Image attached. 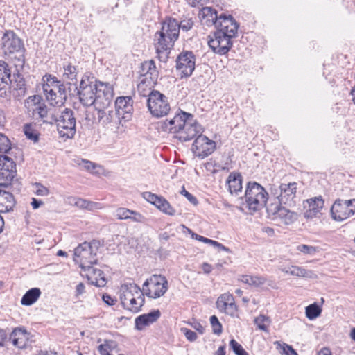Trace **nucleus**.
I'll return each mask as SVG.
<instances>
[{
    "label": "nucleus",
    "instance_id": "obj_31",
    "mask_svg": "<svg viewBox=\"0 0 355 355\" xmlns=\"http://www.w3.org/2000/svg\"><path fill=\"white\" fill-rule=\"evenodd\" d=\"M13 78H15V82L12 85L14 88L13 96L15 98L20 99L26 94L27 88L25 84V80L18 73L17 74L14 73Z\"/></svg>",
    "mask_w": 355,
    "mask_h": 355
},
{
    "label": "nucleus",
    "instance_id": "obj_29",
    "mask_svg": "<svg viewBox=\"0 0 355 355\" xmlns=\"http://www.w3.org/2000/svg\"><path fill=\"white\" fill-rule=\"evenodd\" d=\"M15 200L13 195L0 189V213L10 212L13 210Z\"/></svg>",
    "mask_w": 355,
    "mask_h": 355
},
{
    "label": "nucleus",
    "instance_id": "obj_64",
    "mask_svg": "<svg viewBox=\"0 0 355 355\" xmlns=\"http://www.w3.org/2000/svg\"><path fill=\"white\" fill-rule=\"evenodd\" d=\"M189 324L191 326L192 328L196 329L199 334H203L205 332V328L204 327L198 322L197 321H193L189 322Z\"/></svg>",
    "mask_w": 355,
    "mask_h": 355
},
{
    "label": "nucleus",
    "instance_id": "obj_43",
    "mask_svg": "<svg viewBox=\"0 0 355 355\" xmlns=\"http://www.w3.org/2000/svg\"><path fill=\"white\" fill-rule=\"evenodd\" d=\"M194 25V21L192 18L184 17L179 22L178 21V31H182L187 32L191 30Z\"/></svg>",
    "mask_w": 355,
    "mask_h": 355
},
{
    "label": "nucleus",
    "instance_id": "obj_26",
    "mask_svg": "<svg viewBox=\"0 0 355 355\" xmlns=\"http://www.w3.org/2000/svg\"><path fill=\"white\" fill-rule=\"evenodd\" d=\"M159 310H154L148 313L142 314L135 319V328L142 330L144 327L156 322L160 317Z\"/></svg>",
    "mask_w": 355,
    "mask_h": 355
},
{
    "label": "nucleus",
    "instance_id": "obj_7",
    "mask_svg": "<svg viewBox=\"0 0 355 355\" xmlns=\"http://www.w3.org/2000/svg\"><path fill=\"white\" fill-rule=\"evenodd\" d=\"M57 123L58 130L60 137L73 138L76 134V119L74 112L69 108H65L60 115L59 118L55 120Z\"/></svg>",
    "mask_w": 355,
    "mask_h": 355
},
{
    "label": "nucleus",
    "instance_id": "obj_41",
    "mask_svg": "<svg viewBox=\"0 0 355 355\" xmlns=\"http://www.w3.org/2000/svg\"><path fill=\"white\" fill-rule=\"evenodd\" d=\"M140 296L137 295L135 297L131 298L130 301L128 302V306L125 308V309L130 311L132 313H138L141 311V307L144 306L145 302H144L141 304L139 303Z\"/></svg>",
    "mask_w": 355,
    "mask_h": 355
},
{
    "label": "nucleus",
    "instance_id": "obj_50",
    "mask_svg": "<svg viewBox=\"0 0 355 355\" xmlns=\"http://www.w3.org/2000/svg\"><path fill=\"white\" fill-rule=\"evenodd\" d=\"M42 82L45 84H48L49 86L56 87L60 80L51 74H46L42 78Z\"/></svg>",
    "mask_w": 355,
    "mask_h": 355
},
{
    "label": "nucleus",
    "instance_id": "obj_34",
    "mask_svg": "<svg viewBox=\"0 0 355 355\" xmlns=\"http://www.w3.org/2000/svg\"><path fill=\"white\" fill-rule=\"evenodd\" d=\"M121 290L122 291H126L130 293L140 296V304L145 302L144 295H146L144 293V289L141 290L140 287L136 284L132 282L125 283L121 286Z\"/></svg>",
    "mask_w": 355,
    "mask_h": 355
},
{
    "label": "nucleus",
    "instance_id": "obj_6",
    "mask_svg": "<svg viewBox=\"0 0 355 355\" xmlns=\"http://www.w3.org/2000/svg\"><path fill=\"white\" fill-rule=\"evenodd\" d=\"M13 155L9 154L0 155V180H5L6 182L0 183V187H7L17 175L16 162L18 155L21 158L22 153L18 148Z\"/></svg>",
    "mask_w": 355,
    "mask_h": 355
},
{
    "label": "nucleus",
    "instance_id": "obj_5",
    "mask_svg": "<svg viewBox=\"0 0 355 355\" xmlns=\"http://www.w3.org/2000/svg\"><path fill=\"white\" fill-rule=\"evenodd\" d=\"M99 86L94 77H90L85 74L80 83L79 87L76 85L74 92L79 96L80 102L86 107L93 105L95 103V98Z\"/></svg>",
    "mask_w": 355,
    "mask_h": 355
},
{
    "label": "nucleus",
    "instance_id": "obj_52",
    "mask_svg": "<svg viewBox=\"0 0 355 355\" xmlns=\"http://www.w3.org/2000/svg\"><path fill=\"white\" fill-rule=\"evenodd\" d=\"M202 242L207 243V244H210L214 247L218 248L219 250H223L225 252L230 251V249L228 248L225 247V245H223V244L218 243V241L209 239L206 237H203Z\"/></svg>",
    "mask_w": 355,
    "mask_h": 355
},
{
    "label": "nucleus",
    "instance_id": "obj_17",
    "mask_svg": "<svg viewBox=\"0 0 355 355\" xmlns=\"http://www.w3.org/2000/svg\"><path fill=\"white\" fill-rule=\"evenodd\" d=\"M114 106L118 115L121 116L124 122L131 119L133 107L132 99L130 96L118 97L115 101Z\"/></svg>",
    "mask_w": 355,
    "mask_h": 355
},
{
    "label": "nucleus",
    "instance_id": "obj_40",
    "mask_svg": "<svg viewBox=\"0 0 355 355\" xmlns=\"http://www.w3.org/2000/svg\"><path fill=\"white\" fill-rule=\"evenodd\" d=\"M155 85H148V82L144 80H141L140 83L137 85V90L140 96L144 97L150 98V94L155 90H152V88Z\"/></svg>",
    "mask_w": 355,
    "mask_h": 355
},
{
    "label": "nucleus",
    "instance_id": "obj_56",
    "mask_svg": "<svg viewBox=\"0 0 355 355\" xmlns=\"http://www.w3.org/2000/svg\"><path fill=\"white\" fill-rule=\"evenodd\" d=\"M45 96L51 105H57L60 102L59 100H57L58 96L53 89L51 92H48Z\"/></svg>",
    "mask_w": 355,
    "mask_h": 355
},
{
    "label": "nucleus",
    "instance_id": "obj_47",
    "mask_svg": "<svg viewBox=\"0 0 355 355\" xmlns=\"http://www.w3.org/2000/svg\"><path fill=\"white\" fill-rule=\"evenodd\" d=\"M220 311L225 312L232 317H234L237 312V306L235 302L227 304L225 307H217Z\"/></svg>",
    "mask_w": 355,
    "mask_h": 355
},
{
    "label": "nucleus",
    "instance_id": "obj_53",
    "mask_svg": "<svg viewBox=\"0 0 355 355\" xmlns=\"http://www.w3.org/2000/svg\"><path fill=\"white\" fill-rule=\"evenodd\" d=\"M137 295L132 293H130L126 291H123V293L120 295V299L121 302V304L123 308H126L128 306V302L131 300L132 297H135Z\"/></svg>",
    "mask_w": 355,
    "mask_h": 355
},
{
    "label": "nucleus",
    "instance_id": "obj_38",
    "mask_svg": "<svg viewBox=\"0 0 355 355\" xmlns=\"http://www.w3.org/2000/svg\"><path fill=\"white\" fill-rule=\"evenodd\" d=\"M64 73L63 78L64 80L76 82L77 79V69L75 66L71 65V64H68L67 65L64 66Z\"/></svg>",
    "mask_w": 355,
    "mask_h": 355
},
{
    "label": "nucleus",
    "instance_id": "obj_21",
    "mask_svg": "<svg viewBox=\"0 0 355 355\" xmlns=\"http://www.w3.org/2000/svg\"><path fill=\"white\" fill-rule=\"evenodd\" d=\"M98 122L104 126L110 125L116 128L119 125H123L125 123L116 110H100L98 112Z\"/></svg>",
    "mask_w": 355,
    "mask_h": 355
},
{
    "label": "nucleus",
    "instance_id": "obj_25",
    "mask_svg": "<svg viewBox=\"0 0 355 355\" xmlns=\"http://www.w3.org/2000/svg\"><path fill=\"white\" fill-rule=\"evenodd\" d=\"M306 202L309 205V208L306 211L304 216L308 218L315 217L318 214L320 213L324 204V201L321 196L308 199L306 200Z\"/></svg>",
    "mask_w": 355,
    "mask_h": 355
},
{
    "label": "nucleus",
    "instance_id": "obj_54",
    "mask_svg": "<svg viewBox=\"0 0 355 355\" xmlns=\"http://www.w3.org/2000/svg\"><path fill=\"white\" fill-rule=\"evenodd\" d=\"M297 250L306 254H313L316 252L315 247L307 245H300L297 246Z\"/></svg>",
    "mask_w": 355,
    "mask_h": 355
},
{
    "label": "nucleus",
    "instance_id": "obj_35",
    "mask_svg": "<svg viewBox=\"0 0 355 355\" xmlns=\"http://www.w3.org/2000/svg\"><path fill=\"white\" fill-rule=\"evenodd\" d=\"M240 280L246 284L259 287L266 282V278L263 276L242 275Z\"/></svg>",
    "mask_w": 355,
    "mask_h": 355
},
{
    "label": "nucleus",
    "instance_id": "obj_18",
    "mask_svg": "<svg viewBox=\"0 0 355 355\" xmlns=\"http://www.w3.org/2000/svg\"><path fill=\"white\" fill-rule=\"evenodd\" d=\"M112 98L113 92L111 89L101 83L96 93L94 105H95L98 112L104 110L110 106Z\"/></svg>",
    "mask_w": 355,
    "mask_h": 355
},
{
    "label": "nucleus",
    "instance_id": "obj_2",
    "mask_svg": "<svg viewBox=\"0 0 355 355\" xmlns=\"http://www.w3.org/2000/svg\"><path fill=\"white\" fill-rule=\"evenodd\" d=\"M239 26L234 19L222 20L213 37L209 36L208 44L213 52L220 55L227 54L232 46V39L236 36Z\"/></svg>",
    "mask_w": 355,
    "mask_h": 355
},
{
    "label": "nucleus",
    "instance_id": "obj_48",
    "mask_svg": "<svg viewBox=\"0 0 355 355\" xmlns=\"http://www.w3.org/2000/svg\"><path fill=\"white\" fill-rule=\"evenodd\" d=\"M56 87L58 89V97L60 98V102L62 103L63 101L67 100V89L66 87V85L61 83V81L56 85Z\"/></svg>",
    "mask_w": 355,
    "mask_h": 355
},
{
    "label": "nucleus",
    "instance_id": "obj_15",
    "mask_svg": "<svg viewBox=\"0 0 355 355\" xmlns=\"http://www.w3.org/2000/svg\"><path fill=\"white\" fill-rule=\"evenodd\" d=\"M202 22L207 26L214 25L216 28H218V24L222 23L224 19H234L232 15L222 13L218 15L217 11L211 7H205L200 12Z\"/></svg>",
    "mask_w": 355,
    "mask_h": 355
},
{
    "label": "nucleus",
    "instance_id": "obj_63",
    "mask_svg": "<svg viewBox=\"0 0 355 355\" xmlns=\"http://www.w3.org/2000/svg\"><path fill=\"white\" fill-rule=\"evenodd\" d=\"M103 344L110 352L116 349L118 346L117 343L112 340H105Z\"/></svg>",
    "mask_w": 355,
    "mask_h": 355
},
{
    "label": "nucleus",
    "instance_id": "obj_23",
    "mask_svg": "<svg viewBox=\"0 0 355 355\" xmlns=\"http://www.w3.org/2000/svg\"><path fill=\"white\" fill-rule=\"evenodd\" d=\"M28 335L29 334L25 329L17 327L10 334V340L16 347L24 349L26 347Z\"/></svg>",
    "mask_w": 355,
    "mask_h": 355
},
{
    "label": "nucleus",
    "instance_id": "obj_39",
    "mask_svg": "<svg viewBox=\"0 0 355 355\" xmlns=\"http://www.w3.org/2000/svg\"><path fill=\"white\" fill-rule=\"evenodd\" d=\"M322 312V309L316 303L311 304L306 307V316L309 320H313L318 317Z\"/></svg>",
    "mask_w": 355,
    "mask_h": 355
},
{
    "label": "nucleus",
    "instance_id": "obj_11",
    "mask_svg": "<svg viewBox=\"0 0 355 355\" xmlns=\"http://www.w3.org/2000/svg\"><path fill=\"white\" fill-rule=\"evenodd\" d=\"M73 259L84 270H89L92 265L97 263L96 256L92 252V250H90L87 241L79 244L74 249Z\"/></svg>",
    "mask_w": 355,
    "mask_h": 355
},
{
    "label": "nucleus",
    "instance_id": "obj_22",
    "mask_svg": "<svg viewBox=\"0 0 355 355\" xmlns=\"http://www.w3.org/2000/svg\"><path fill=\"white\" fill-rule=\"evenodd\" d=\"M279 191L280 193L278 196V199L280 204L291 205L295 198L297 183L295 182L288 184L282 183L279 185Z\"/></svg>",
    "mask_w": 355,
    "mask_h": 355
},
{
    "label": "nucleus",
    "instance_id": "obj_16",
    "mask_svg": "<svg viewBox=\"0 0 355 355\" xmlns=\"http://www.w3.org/2000/svg\"><path fill=\"white\" fill-rule=\"evenodd\" d=\"M330 213L335 221H343L355 214V207H347V205L342 202V199H337L331 206Z\"/></svg>",
    "mask_w": 355,
    "mask_h": 355
},
{
    "label": "nucleus",
    "instance_id": "obj_37",
    "mask_svg": "<svg viewBox=\"0 0 355 355\" xmlns=\"http://www.w3.org/2000/svg\"><path fill=\"white\" fill-rule=\"evenodd\" d=\"M24 132L26 138L36 143L39 140V132L35 130V125L26 123L24 125Z\"/></svg>",
    "mask_w": 355,
    "mask_h": 355
},
{
    "label": "nucleus",
    "instance_id": "obj_19",
    "mask_svg": "<svg viewBox=\"0 0 355 355\" xmlns=\"http://www.w3.org/2000/svg\"><path fill=\"white\" fill-rule=\"evenodd\" d=\"M139 73L141 80H146L148 85H155L157 83L159 72L154 60H150L141 63Z\"/></svg>",
    "mask_w": 355,
    "mask_h": 355
},
{
    "label": "nucleus",
    "instance_id": "obj_13",
    "mask_svg": "<svg viewBox=\"0 0 355 355\" xmlns=\"http://www.w3.org/2000/svg\"><path fill=\"white\" fill-rule=\"evenodd\" d=\"M201 133L198 134L192 145V150L196 156L204 159L215 150L216 143Z\"/></svg>",
    "mask_w": 355,
    "mask_h": 355
},
{
    "label": "nucleus",
    "instance_id": "obj_58",
    "mask_svg": "<svg viewBox=\"0 0 355 355\" xmlns=\"http://www.w3.org/2000/svg\"><path fill=\"white\" fill-rule=\"evenodd\" d=\"M35 187L37 190L35 191L36 195L41 196H46L49 193V190L40 183H36Z\"/></svg>",
    "mask_w": 355,
    "mask_h": 355
},
{
    "label": "nucleus",
    "instance_id": "obj_33",
    "mask_svg": "<svg viewBox=\"0 0 355 355\" xmlns=\"http://www.w3.org/2000/svg\"><path fill=\"white\" fill-rule=\"evenodd\" d=\"M157 58L161 62H166L168 58L171 49L173 46L168 45L167 43L157 41L155 44Z\"/></svg>",
    "mask_w": 355,
    "mask_h": 355
},
{
    "label": "nucleus",
    "instance_id": "obj_55",
    "mask_svg": "<svg viewBox=\"0 0 355 355\" xmlns=\"http://www.w3.org/2000/svg\"><path fill=\"white\" fill-rule=\"evenodd\" d=\"M181 331L184 333L186 338L190 342H193L196 340L198 336L196 332L187 329V328H182Z\"/></svg>",
    "mask_w": 355,
    "mask_h": 355
},
{
    "label": "nucleus",
    "instance_id": "obj_3",
    "mask_svg": "<svg viewBox=\"0 0 355 355\" xmlns=\"http://www.w3.org/2000/svg\"><path fill=\"white\" fill-rule=\"evenodd\" d=\"M1 49L4 55L12 60L17 71L23 69L26 49L22 40L13 31L7 30L4 32L1 37Z\"/></svg>",
    "mask_w": 355,
    "mask_h": 355
},
{
    "label": "nucleus",
    "instance_id": "obj_20",
    "mask_svg": "<svg viewBox=\"0 0 355 355\" xmlns=\"http://www.w3.org/2000/svg\"><path fill=\"white\" fill-rule=\"evenodd\" d=\"M144 198L164 214L169 216L175 215V209L164 197L159 196L150 192H145L144 193Z\"/></svg>",
    "mask_w": 355,
    "mask_h": 355
},
{
    "label": "nucleus",
    "instance_id": "obj_59",
    "mask_svg": "<svg viewBox=\"0 0 355 355\" xmlns=\"http://www.w3.org/2000/svg\"><path fill=\"white\" fill-rule=\"evenodd\" d=\"M90 250H92V252L96 255L99 248L101 246V243L98 240L94 239L91 242H87Z\"/></svg>",
    "mask_w": 355,
    "mask_h": 355
},
{
    "label": "nucleus",
    "instance_id": "obj_57",
    "mask_svg": "<svg viewBox=\"0 0 355 355\" xmlns=\"http://www.w3.org/2000/svg\"><path fill=\"white\" fill-rule=\"evenodd\" d=\"M180 193H181L182 195H183L184 196H185V197L187 198V200H189L191 204H193V205H196L198 204V202L197 198H196L195 196H193L191 193H190L189 192H188V191L185 189V188H184V186L182 187V190H181V191H180Z\"/></svg>",
    "mask_w": 355,
    "mask_h": 355
},
{
    "label": "nucleus",
    "instance_id": "obj_14",
    "mask_svg": "<svg viewBox=\"0 0 355 355\" xmlns=\"http://www.w3.org/2000/svg\"><path fill=\"white\" fill-rule=\"evenodd\" d=\"M196 67V55L192 51L182 52L176 59V68L181 72L182 77H189Z\"/></svg>",
    "mask_w": 355,
    "mask_h": 355
},
{
    "label": "nucleus",
    "instance_id": "obj_36",
    "mask_svg": "<svg viewBox=\"0 0 355 355\" xmlns=\"http://www.w3.org/2000/svg\"><path fill=\"white\" fill-rule=\"evenodd\" d=\"M0 153L3 155L9 154L13 155L15 153L11 146V142L7 136L0 133Z\"/></svg>",
    "mask_w": 355,
    "mask_h": 355
},
{
    "label": "nucleus",
    "instance_id": "obj_32",
    "mask_svg": "<svg viewBox=\"0 0 355 355\" xmlns=\"http://www.w3.org/2000/svg\"><path fill=\"white\" fill-rule=\"evenodd\" d=\"M41 291L38 288H32L29 289L22 296L21 303L24 306H31L40 297Z\"/></svg>",
    "mask_w": 355,
    "mask_h": 355
},
{
    "label": "nucleus",
    "instance_id": "obj_44",
    "mask_svg": "<svg viewBox=\"0 0 355 355\" xmlns=\"http://www.w3.org/2000/svg\"><path fill=\"white\" fill-rule=\"evenodd\" d=\"M254 323L257 324L259 329L267 331L268 326L270 323V320L269 318L263 315H260L254 319Z\"/></svg>",
    "mask_w": 355,
    "mask_h": 355
},
{
    "label": "nucleus",
    "instance_id": "obj_28",
    "mask_svg": "<svg viewBox=\"0 0 355 355\" xmlns=\"http://www.w3.org/2000/svg\"><path fill=\"white\" fill-rule=\"evenodd\" d=\"M242 175L239 173H231L227 180L228 189L231 194L238 195L242 191Z\"/></svg>",
    "mask_w": 355,
    "mask_h": 355
},
{
    "label": "nucleus",
    "instance_id": "obj_8",
    "mask_svg": "<svg viewBox=\"0 0 355 355\" xmlns=\"http://www.w3.org/2000/svg\"><path fill=\"white\" fill-rule=\"evenodd\" d=\"M145 295L150 298H158L164 295L168 290V281L164 276L153 275L144 284Z\"/></svg>",
    "mask_w": 355,
    "mask_h": 355
},
{
    "label": "nucleus",
    "instance_id": "obj_51",
    "mask_svg": "<svg viewBox=\"0 0 355 355\" xmlns=\"http://www.w3.org/2000/svg\"><path fill=\"white\" fill-rule=\"evenodd\" d=\"M202 242L207 243V244H210L214 247L218 248L219 250H223L225 252L230 251V249L228 248L225 247V245H223V244L218 243V241L209 239L206 237H203Z\"/></svg>",
    "mask_w": 355,
    "mask_h": 355
},
{
    "label": "nucleus",
    "instance_id": "obj_46",
    "mask_svg": "<svg viewBox=\"0 0 355 355\" xmlns=\"http://www.w3.org/2000/svg\"><path fill=\"white\" fill-rule=\"evenodd\" d=\"M210 323L213 329V333L220 335L223 331V327L216 315H214L210 317Z\"/></svg>",
    "mask_w": 355,
    "mask_h": 355
},
{
    "label": "nucleus",
    "instance_id": "obj_45",
    "mask_svg": "<svg viewBox=\"0 0 355 355\" xmlns=\"http://www.w3.org/2000/svg\"><path fill=\"white\" fill-rule=\"evenodd\" d=\"M230 347L236 355H248L242 345L234 339H232L230 341Z\"/></svg>",
    "mask_w": 355,
    "mask_h": 355
},
{
    "label": "nucleus",
    "instance_id": "obj_62",
    "mask_svg": "<svg viewBox=\"0 0 355 355\" xmlns=\"http://www.w3.org/2000/svg\"><path fill=\"white\" fill-rule=\"evenodd\" d=\"M102 299L103 301L109 306L115 304L117 301L115 297H112L111 295L107 293L103 295Z\"/></svg>",
    "mask_w": 355,
    "mask_h": 355
},
{
    "label": "nucleus",
    "instance_id": "obj_61",
    "mask_svg": "<svg viewBox=\"0 0 355 355\" xmlns=\"http://www.w3.org/2000/svg\"><path fill=\"white\" fill-rule=\"evenodd\" d=\"M294 268H295V266L293 265H289L287 266L281 265L279 266V270H280L284 273L289 274L291 275H293V274H295Z\"/></svg>",
    "mask_w": 355,
    "mask_h": 355
},
{
    "label": "nucleus",
    "instance_id": "obj_49",
    "mask_svg": "<svg viewBox=\"0 0 355 355\" xmlns=\"http://www.w3.org/2000/svg\"><path fill=\"white\" fill-rule=\"evenodd\" d=\"M94 272V274L96 276V277H99V279H96L95 283L92 282V284H94L96 286H98V287H101V286H104L106 284V279L105 278L102 276L103 275V271H101V270H98V269H94L92 268V269Z\"/></svg>",
    "mask_w": 355,
    "mask_h": 355
},
{
    "label": "nucleus",
    "instance_id": "obj_4",
    "mask_svg": "<svg viewBox=\"0 0 355 355\" xmlns=\"http://www.w3.org/2000/svg\"><path fill=\"white\" fill-rule=\"evenodd\" d=\"M247 207L254 212L263 208L268 199V193L263 187L256 182H248L245 191Z\"/></svg>",
    "mask_w": 355,
    "mask_h": 355
},
{
    "label": "nucleus",
    "instance_id": "obj_30",
    "mask_svg": "<svg viewBox=\"0 0 355 355\" xmlns=\"http://www.w3.org/2000/svg\"><path fill=\"white\" fill-rule=\"evenodd\" d=\"M115 216L119 220L131 219L139 223H142L144 219L140 214L124 207L118 208L115 211Z\"/></svg>",
    "mask_w": 355,
    "mask_h": 355
},
{
    "label": "nucleus",
    "instance_id": "obj_60",
    "mask_svg": "<svg viewBox=\"0 0 355 355\" xmlns=\"http://www.w3.org/2000/svg\"><path fill=\"white\" fill-rule=\"evenodd\" d=\"M295 274L293 276L301 277H306L309 276L308 271L304 268L295 266Z\"/></svg>",
    "mask_w": 355,
    "mask_h": 355
},
{
    "label": "nucleus",
    "instance_id": "obj_10",
    "mask_svg": "<svg viewBox=\"0 0 355 355\" xmlns=\"http://www.w3.org/2000/svg\"><path fill=\"white\" fill-rule=\"evenodd\" d=\"M178 20L174 18H166L162 24V28L157 31L155 37L157 41L173 46L179 37Z\"/></svg>",
    "mask_w": 355,
    "mask_h": 355
},
{
    "label": "nucleus",
    "instance_id": "obj_27",
    "mask_svg": "<svg viewBox=\"0 0 355 355\" xmlns=\"http://www.w3.org/2000/svg\"><path fill=\"white\" fill-rule=\"evenodd\" d=\"M33 98V101H35V103L38 104L34 110V112L39 115L44 123L53 124L55 120H56V117L53 115L49 116V112L50 110L48 109L47 106L44 103H39L40 96H34Z\"/></svg>",
    "mask_w": 355,
    "mask_h": 355
},
{
    "label": "nucleus",
    "instance_id": "obj_42",
    "mask_svg": "<svg viewBox=\"0 0 355 355\" xmlns=\"http://www.w3.org/2000/svg\"><path fill=\"white\" fill-rule=\"evenodd\" d=\"M234 303V300L232 295L227 293L220 295L216 301V307H225L227 304Z\"/></svg>",
    "mask_w": 355,
    "mask_h": 355
},
{
    "label": "nucleus",
    "instance_id": "obj_12",
    "mask_svg": "<svg viewBox=\"0 0 355 355\" xmlns=\"http://www.w3.org/2000/svg\"><path fill=\"white\" fill-rule=\"evenodd\" d=\"M12 81L9 65L4 61H0V100L2 101L10 98Z\"/></svg>",
    "mask_w": 355,
    "mask_h": 355
},
{
    "label": "nucleus",
    "instance_id": "obj_1",
    "mask_svg": "<svg viewBox=\"0 0 355 355\" xmlns=\"http://www.w3.org/2000/svg\"><path fill=\"white\" fill-rule=\"evenodd\" d=\"M160 128L169 133H179L177 138L181 141H188L202 132V126L190 113L180 110L173 118L160 123Z\"/></svg>",
    "mask_w": 355,
    "mask_h": 355
},
{
    "label": "nucleus",
    "instance_id": "obj_24",
    "mask_svg": "<svg viewBox=\"0 0 355 355\" xmlns=\"http://www.w3.org/2000/svg\"><path fill=\"white\" fill-rule=\"evenodd\" d=\"M275 218H279L285 225H290L297 219V214L281 205H277L273 212Z\"/></svg>",
    "mask_w": 355,
    "mask_h": 355
},
{
    "label": "nucleus",
    "instance_id": "obj_9",
    "mask_svg": "<svg viewBox=\"0 0 355 355\" xmlns=\"http://www.w3.org/2000/svg\"><path fill=\"white\" fill-rule=\"evenodd\" d=\"M147 106L151 114L157 118L167 115L171 110L168 97L159 91L150 93Z\"/></svg>",
    "mask_w": 355,
    "mask_h": 355
}]
</instances>
